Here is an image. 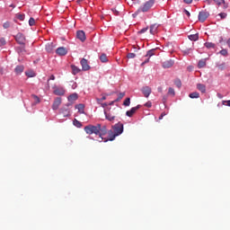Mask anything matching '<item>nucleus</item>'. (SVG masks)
<instances>
[{"label": "nucleus", "mask_w": 230, "mask_h": 230, "mask_svg": "<svg viewBox=\"0 0 230 230\" xmlns=\"http://www.w3.org/2000/svg\"><path fill=\"white\" fill-rule=\"evenodd\" d=\"M15 40L21 46H22L21 49H18V53H22V51H26V49L24 48L26 44V37H24L22 33L19 32L18 34L15 35Z\"/></svg>", "instance_id": "obj_2"}, {"label": "nucleus", "mask_w": 230, "mask_h": 230, "mask_svg": "<svg viewBox=\"0 0 230 230\" xmlns=\"http://www.w3.org/2000/svg\"><path fill=\"white\" fill-rule=\"evenodd\" d=\"M100 60L101 62L105 63V62H108L109 59L107 58V55L102 54L100 57Z\"/></svg>", "instance_id": "obj_30"}, {"label": "nucleus", "mask_w": 230, "mask_h": 230, "mask_svg": "<svg viewBox=\"0 0 230 230\" xmlns=\"http://www.w3.org/2000/svg\"><path fill=\"white\" fill-rule=\"evenodd\" d=\"M173 64H175V61H173V59H169L163 63V67L164 69H170V67H173Z\"/></svg>", "instance_id": "obj_10"}, {"label": "nucleus", "mask_w": 230, "mask_h": 230, "mask_svg": "<svg viewBox=\"0 0 230 230\" xmlns=\"http://www.w3.org/2000/svg\"><path fill=\"white\" fill-rule=\"evenodd\" d=\"M54 94H56V96H64L66 90L63 87H56L54 89Z\"/></svg>", "instance_id": "obj_11"}, {"label": "nucleus", "mask_w": 230, "mask_h": 230, "mask_svg": "<svg viewBox=\"0 0 230 230\" xmlns=\"http://www.w3.org/2000/svg\"><path fill=\"white\" fill-rule=\"evenodd\" d=\"M226 44H227L228 48L230 49V38L227 40Z\"/></svg>", "instance_id": "obj_58"}, {"label": "nucleus", "mask_w": 230, "mask_h": 230, "mask_svg": "<svg viewBox=\"0 0 230 230\" xmlns=\"http://www.w3.org/2000/svg\"><path fill=\"white\" fill-rule=\"evenodd\" d=\"M218 98L222 99V94L217 93Z\"/></svg>", "instance_id": "obj_63"}, {"label": "nucleus", "mask_w": 230, "mask_h": 230, "mask_svg": "<svg viewBox=\"0 0 230 230\" xmlns=\"http://www.w3.org/2000/svg\"><path fill=\"white\" fill-rule=\"evenodd\" d=\"M25 75L26 76H28V78H33L35 76V72L33 71L26 72Z\"/></svg>", "instance_id": "obj_32"}, {"label": "nucleus", "mask_w": 230, "mask_h": 230, "mask_svg": "<svg viewBox=\"0 0 230 230\" xmlns=\"http://www.w3.org/2000/svg\"><path fill=\"white\" fill-rule=\"evenodd\" d=\"M224 40V38H220L219 42H222Z\"/></svg>", "instance_id": "obj_64"}, {"label": "nucleus", "mask_w": 230, "mask_h": 230, "mask_svg": "<svg viewBox=\"0 0 230 230\" xmlns=\"http://www.w3.org/2000/svg\"><path fill=\"white\" fill-rule=\"evenodd\" d=\"M3 28H4V30H8V28H10V22H5L3 24Z\"/></svg>", "instance_id": "obj_44"}, {"label": "nucleus", "mask_w": 230, "mask_h": 230, "mask_svg": "<svg viewBox=\"0 0 230 230\" xmlns=\"http://www.w3.org/2000/svg\"><path fill=\"white\" fill-rule=\"evenodd\" d=\"M164 116H166V112H162L159 117V119H163V118H164Z\"/></svg>", "instance_id": "obj_54"}, {"label": "nucleus", "mask_w": 230, "mask_h": 230, "mask_svg": "<svg viewBox=\"0 0 230 230\" xmlns=\"http://www.w3.org/2000/svg\"><path fill=\"white\" fill-rule=\"evenodd\" d=\"M139 105H137V107H133L130 109V111H128L126 112V115L128 117V118H132V116H134V114H136V111H138L139 109Z\"/></svg>", "instance_id": "obj_13"}, {"label": "nucleus", "mask_w": 230, "mask_h": 230, "mask_svg": "<svg viewBox=\"0 0 230 230\" xmlns=\"http://www.w3.org/2000/svg\"><path fill=\"white\" fill-rule=\"evenodd\" d=\"M183 2L185 3V4H191V3H193V0H183Z\"/></svg>", "instance_id": "obj_52"}, {"label": "nucleus", "mask_w": 230, "mask_h": 230, "mask_svg": "<svg viewBox=\"0 0 230 230\" xmlns=\"http://www.w3.org/2000/svg\"><path fill=\"white\" fill-rule=\"evenodd\" d=\"M107 100L106 96H102L101 99H97L98 103H102V102Z\"/></svg>", "instance_id": "obj_49"}, {"label": "nucleus", "mask_w": 230, "mask_h": 230, "mask_svg": "<svg viewBox=\"0 0 230 230\" xmlns=\"http://www.w3.org/2000/svg\"><path fill=\"white\" fill-rule=\"evenodd\" d=\"M61 114H63L64 118H67L69 111H67V110H61Z\"/></svg>", "instance_id": "obj_38"}, {"label": "nucleus", "mask_w": 230, "mask_h": 230, "mask_svg": "<svg viewBox=\"0 0 230 230\" xmlns=\"http://www.w3.org/2000/svg\"><path fill=\"white\" fill-rule=\"evenodd\" d=\"M125 96V93H119L118 98L115 100V102H119L120 100H123V97Z\"/></svg>", "instance_id": "obj_35"}, {"label": "nucleus", "mask_w": 230, "mask_h": 230, "mask_svg": "<svg viewBox=\"0 0 230 230\" xmlns=\"http://www.w3.org/2000/svg\"><path fill=\"white\" fill-rule=\"evenodd\" d=\"M205 48H207L208 49H215V48L217 47V45H215V43L213 42H206L204 44Z\"/></svg>", "instance_id": "obj_21"}, {"label": "nucleus", "mask_w": 230, "mask_h": 230, "mask_svg": "<svg viewBox=\"0 0 230 230\" xmlns=\"http://www.w3.org/2000/svg\"><path fill=\"white\" fill-rule=\"evenodd\" d=\"M57 55H59V57H66L67 55V49L64 47H59L56 49Z\"/></svg>", "instance_id": "obj_8"}, {"label": "nucleus", "mask_w": 230, "mask_h": 230, "mask_svg": "<svg viewBox=\"0 0 230 230\" xmlns=\"http://www.w3.org/2000/svg\"><path fill=\"white\" fill-rule=\"evenodd\" d=\"M29 25L30 26H35V19L33 17L30 18Z\"/></svg>", "instance_id": "obj_42"}, {"label": "nucleus", "mask_w": 230, "mask_h": 230, "mask_svg": "<svg viewBox=\"0 0 230 230\" xmlns=\"http://www.w3.org/2000/svg\"><path fill=\"white\" fill-rule=\"evenodd\" d=\"M197 89L200 91V93H206V84H198Z\"/></svg>", "instance_id": "obj_23"}, {"label": "nucleus", "mask_w": 230, "mask_h": 230, "mask_svg": "<svg viewBox=\"0 0 230 230\" xmlns=\"http://www.w3.org/2000/svg\"><path fill=\"white\" fill-rule=\"evenodd\" d=\"M215 3L217 4L218 6H220V4H224V8L226 9L228 8V4H226V0H213Z\"/></svg>", "instance_id": "obj_19"}, {"label": "nucleus", "mask_w": 230, "mask_h": 230, "mask_svg": "<svg viewBox=\"0 0 230 230\" xmlns=\"http://www.w3.org/2000/svg\"><path fill=\"white\" fill-rule=\"evenodd\" d=\"M189 40L196 42L199 40V33L189 35Z\"/></svg>", "instance_id": "obj_25"}, {"label": "nucleus", "mask_w": 230, "mask_h": 230, "mask_svg": "<svg viewBox=\"0 0 230 230\" xmlns=\"http://www.w3.org/2000/svg\"><path fill=\"white\" fill-rule=\"evenodd\" d=\"M145 107H147V109H150L152 107V102L148 101L145 103Z\"/></svg>", "instance_id": "obj_47"}, {"label": "nucleus", "mask_w": 230, "mask_h": 230, "mask_svg": "<svg viewBox=\"0 0 230 230\" xmlns=\"http://www.w3.org/2000/svg\"><path fill=\"white\" fill-rule=\"evenodd\" d=\"M159 28V25L157 24H152L150 26V33L151 35H155L157 33V29Z\"/></svg>", "instance_id": "obj_15"}, {"label": "nucleus", "mask_w": 230, "mask_h": 230, "mask_svg": "<svg viewBox=\"0 0 230 230\" xmlns=\"http://www.w3.org/2000/svg\"><path fill=\"white\" fill-rule=\"evenodd\" d=\"M76 38L79 39V40H81V42H84L85 40V32L84 31H78L76 32Z\"/></svg>", "instance_id": "obj_14"}, {"label": "nucleus", "mask_w": 230, "mask_h": 230, "mask_svg": "<svg viewBox=\"0 0 230 230\" xmlns=\"http://www.w3.org/2000/svg\"><path fill=\"white\" fill-rule=\"evenodd\" d=\"M189 97L191 99L200 98V93H199L198 92H194V93H190Z\"/></svg>", "instance_id": "obj_27"}, {"label": "nucleus", "mask_w": 230, "mask_h": 230, "mask_svg": "<svg viewBox=\"0 0 230 230\" xmlns=\"http://www.w3.org/2000/svg\"><path fill=\"white\" fill-rule=\"evenodd\" d=\"M218 15L221 17V19H226V17H227V13H220Z\"/></svg>", "instance_id": "obj_48"}, {"label": "nucleus", "mask_w": 230, "mask_h": 230, "mask_svg": "<svg viewBox=\"0 0 230 230\" xmlns=\"http://www.w3.org/2000/svg\"><path fill=\"white\" fill-rule=\"evenodd\" d=\"M113 132H114V136H112L111 139H116V137H118V136H121V134H123V123H117L115 124L113 127Z\"/></svg>", "instance_id": "obj_4"}, {"label": "nucleus", "mask_w": 230, "mask_h": 230, "mask_svg": "<svg viewBox=\"0 0 230 230\" xmlns=\"http://www.w3.org/2000/svg\"><path fill=\"white\" fill-rule=\"evenodd\" d=\"M24 71V66H17L14 69L16 75H21Z\"/></svg>", "instance_id": "obj_20"}, {"label": "nucleus", "mask_w": 230, "mask_h": 230, "mask_svg": "<svg viewBox=\"0 0 230 230\" xmlns=\"http://www.w3.org/2000/svg\"><path fill=\"white\" fill-rule=\"evenodd\" d=\"M113 103H116V100L115 101H112L109 103V105H112Z\"/></svg>", "instance_id": "obj_61"}, {"label": "nucleus", "mask_w": 230, "mask_h": 230, "mask_svg": "<svg viewBox=\"0 0 230 230\" xmlns=\"http://www.w3.org/2000/svg\"><path fill=\"white\" fill-rule=\"evenodd\" d=\"M81 66L83 71H89L91 69V66H89V63L85 58L81 59Z\"/></svg>", "instance_id": "obj_9"}, {"label": "nucleus", "mask_w": 230, "mask_h": 230, "mask_svg": "<svg viewBox=\"0 0 230 230\" xmlns=\"http://www.w3.org/2000/svg\"><path fill=\"white\" fill-rule=\"evenodd\" d=\"M191 51V49H188L183 50L184 55H190V52Z\"/></svg>", "instance_id": "obj_50"}, {"label": "nucleus", "mask_w": 230, "mask_h": 230, "mask_svg": "<svg viewBox=\"0 0 230 230\" xmlns=\"http://www.w3.org/2000/svg\"><path fill=\"white\" fill-rule=\"evenodd\" d=\"M75 109H77L78 110V112H80V114H84V109H85V105H84V104H77V105H75Z\"/></svg>", "instance_id": "obj_17"}, {"label": "nucleus", "mask_w": 230, "mask_h": 230, "mask_svg": "<svg viewBox=\"0 0 230 230\" xmlns=\"http://www.w3.org/2000/svg\"><path fill=\"white\" fill-rule=\"evenodd\" d=\"M49 80H55V75H50L49 79Z\"/></svg>", "instance_id": "obj_59"}, {"label": "nucleus", "mask_w": 230, "mask_h": 230, "mask_svg": "<svg viewBox=\"0 0 230 230\" xmlns=\"http://www.w3.org/2000/svg\"><path fill=\"white\" fill-rule=\"evenodd\" d=\"M106 119H108V121H114V119L116 118V116L111 115V113H107L104 112Z\"/></svg>", "instance_id": "obj_24"}, {"label": "nucleus", "mask_w": 230, "mask_h": 230, "mask_svg": "<svg viewBox=\"0 0 230 230\" xmlns=\"http://www.w3.org/2000/svg\"><path fill=\"white\" fill-rule=\"evenodd\" d=\"M4 74V70L2 67H0V75H3Z\"/></svg>", "instance_id": "obj_60"}, {"label": "nucleus", "mask_w": 230, "mask_h": 230, "mask_svg": "<svg viewBox=\"0 0 230 230\" xmlns=\"http://www.w3.org/2000/svg\"><path fill=\"white\" fill-rule=\"evenodd\" d=\"M208 17H209V13L208 12H206V11L199 12V21L200 22H204L208 19Z\"/></svg>", "instance_id": "obj_6"}, {"label": "nucleus", "mask_w": 230, "mask_h": 230, "mask_svg": "<svg viewBox=\"0 0 230 230\" xmlns=\"http://www.w3.org/2000/svg\"><path fill=\"white\" fill-rule=\"evenodd\" d=\"M141 92L144 94L145 98H148V96L152 94V88H150V86H144L142 87Z\"/></svg>", "instance_id": "obj_7"}, {"label": "nucleus", "mask_w": 230, "mask_h": 230, "mask_svg": "<svg viewBox=\"0 0 230 230\" xmlns=\"http://www.w3.org/2000/svg\"><path fill=\"white\" fill-rule=\"evenodd\" d=\"M61 103H62V98H60V97L56 98L52 104L53 111H57L58 109V107H60Z\"/></svg>", "instance_id": "obj_12"}, {"label": "nucleus", "mask_w": 230, "mask_h": 230, "mask_svg": "<svg viewBox=\"0 0 230 230\" xmlns=\"http://www.w3.org/2000/svg\"><path fill=\"white\" fill-rule=\"evenodd\" d=\"M32 98H33L35 103H40V99L39 98V96L32 94Z\"/></svg>", "instance_id": "obj_40"}, {"label": "nucleus", "mask_w": 230, "mask_h": 230, "mask_svg": "<svg viewBox=\"0 0 230 230\" xmlns=\"http://www.w3.org/2000/svg\"><path fill=\"white\" fill-rule=\"evenodd\" d=\"M154 55H155V49L148 50L146 57H148L150 58V57H154Z\"/></svg>", "instance_id": "obj_29"}, {"label": "nucleus", "mask_w": 230, "mask_h": 230, "mask_svg": "<svg viewBox=\"0 0 230 230\" xmlns=\"http://www.w3.org/2000/svg\"><path fill=\"white\" fill-rule=\"evenodd\" d=\"M73 124L75 125V127H77V128H80V127H82V123L76 119H74Z\"/></svg>", "instance_id": "obj_31"}, {"label": "nucleus", "mask_w": 230, "mask_h": 230, "mask_svg": "<svg viewBox=\"0 0 230 230\" xmlns=\"http://www.w3.org/2000/svg\"><path fill=\"white\" fill-rule=\"evenodd\" d=\"M146 31H148V27L143 28L137 33L138 34H143V33H146Z\"/></svg>", "instance_id": "obj_43"}, {"label": "nucleus", "mask_w": 230, "mask_h": 230, "mask_svg": "<svg viewBox=\"0 0 230 230\" xmlns=\"http://www.w3.org/2000/svg\"><path fill=\"white\" fill-rule=\"evenodd\" d=\"M168 94H171L172 96H175V90L172 87L168 89Z\"/></svg>", "instance_id": "obj_37"}, {"label": "nucleus", "mask_w": 230, "mask_h": 230, "mask_svg": "<svg viewBox=\"0 0 230 230\" xmlns=\"http://www.w3.org/2000/svg\"><path fill=\"white\" fill-rule=\"evenodd\" d=\"M71 69H72L73 75H78V73H80L82 71L80 68H78V66H76L75 65H71Z\"/></svg>", "instance_id": "obj_18"}, {"label": "nucleus", "mask_w": 230, "mask_h": 230, "mask_svg": "<svg viewBox=\"0 0 230 230\" xmlns=\"http://www.w3.org/2000/svg\"><path fill=\"white\" fill-rule=\"evenodd\" d=\"M223 105H227V107H230V101H223Z\"/></svg>", "instance_id": "obj_51"}, {"label": "nucleus", "mask_w": 230, "mask_h": 230, "mask_svg": "<svg viewBox=\"0 0 230 230\" xmlns=\"http://www.w3.org/2000/svg\"><path fill=\"white\" fill-rule=\"evenodd\" d=\"M184 13H186V15L188 16V17H190V15H191L190 13V11H188V10H186V9H184Z\"/></svg>", "instance_id": "obj_55"}, {"label": "nucleus", "mask_w": 230, "mask_h": 230, "mask_svg": "<svg viewBox=\"0 0 230 230\" xmlns=\"http://www.w3.org/2000/svg\"><path fill=\"white\" fill-rule=\"evenodd\" d=\"M6 45V40L4 38L0 39V46H5Z\"/></svg>", "instance_id": "obj_45"}, {"label": "nucleus", "mask_w": 230, "mask_h": 230, "mask_svg": "<svg viewBox=\"0 0 230 230\" xmlns=\"http://www.w3.org/2000/svg\"><path fill=\"white\" fill-rule=\"evenodd\" d=\"M127 58H136V54H135V53H128V54L127 55Z\"/></svg>", "instance_id": "obj_46"}, {"label": "nucleus", "mask_w": 230, "mask_h": 230, "mask_svg": "<svg viewBox=\"0 0 230 230\" xmlns=\"http://www.w3.org/2000/svg\"><path fill=\"white\" fill-rule=\"evenodd\" d=\"M11 8H15V5L13 4L9 5Z\"/></svg>", "instance_id": "obj_62"}, {"label": "nucleus", "mask_w": 230, "mask_h": 230, "mask_svg": "<svg viewBox=\"0 0 230 230\" xmlns=\"http://www.w3.org/2000/svg\"><path fill=\"white\" fill-rule=\"evenodd\" d=\"M84 132L89 134V136H91V134H95V136L100 137V124H97L96 126L88 125L84 127Z\"/></svg>", "instance_id": "obj_3"}, {"label": "nucleus", "mask_w": 230, "mask_h": 230, "mask_svg": "<svg viewBox=\"0 0 230 230\" xmlns=\"http://www.w3.org/2000/svg\"><path fill=\"white\" fill-rule=\"evenodd\" d=\"M107 105H109L107 102L102 103V107H103V109H105V107H107Z\"/></svg>", "instance_id": "obj_57"}, {"label": "nucleus", "mask_w": 230, "mask_h": 230, "mask_svg": "<svg viewBox=\"0 0 230 230\" xmlns=\"http://www.w3.org/2000/svg\"><path fill=\"white\" fill-rule=\"evenodd\" d=\"M106 134H107V126L102 127V124H100V131H99V137H101V139L99 140L100 143L103 141V136H106Z\"/></svg>", "instance_id": "obj_5"}, {"label": "nucleus", "mask_w": 230, "mask_h": 230, "mask_svg": "<svg viewBox=\"0 0 230 230\" xmlns=\"http://www.w3.org/2000/svg\"><path fill=\"white\" fill-rule=\"evenodd\" d=\"M54 49H55V45H53V43H48L46 45V51H48V53H53Z\"/></svg>", "instance_id": "obj_16"}, {"label": "nucleus", "mask_w": 230, "mask_h": 230, "mask_svg": "<svg viewBox=\"0 0 230 230\" xmlns=\"http://www.w3.org/2000/svg\"><path fill=\"white\" fill-rule=\"evenodd\" d=\"M108 136H109V138L104 139V143H107V141H114V139H112V136H114V130H109Z\"/></svg>", "instance_id": "obj_22"}, {"label": "nucleus", "mask_w": 230, "mask_h": 230, "mask_svg": "<svg viewBox=\"0 0 230 230\" xmlns=\"http://www.w3.org/2000/svg\"><path fill=\"white\" fill-rule=\"evenodd\" d=\"M155 4V0H149L141 5L137 12L135 13L137 15H139V13H146V12H150L152 7Z\"/></svg>", "instance_id": "obj_1"}, {"label": "nucleus", "mask_w": 230, "mask_h": 230, "mask_svg": "<svg viewBox=\"0 0 230 230\" xmlns=\"http://www.w3.org/2000/svg\"><path fill=\"white\" fill-rule=\"evenodd\" d=\"M150 62V58H148L146 60H145L141 66H145V64H148Z\"/></svg>", "instance_id": "obj_53"}, {"label": "nucleus", "mask_w": 230, "mask_h": 230, "mask_svg": "<svg viewBox=\"0 0 230 230\" xmlns=\"http://www.w3.org/2000/svg\"><path fill=\"white\" fill-rule=\"evenodd\" d=\"M123 105L125 106V107H129L130 106V98H126L125 99V101H124V102H123Z\"/></svg>", "instance_id": "obj_33"}, {"label": "nucleus", "mask_w": 230, "mask_h": 230, "mask_svg": "<svg viewBox=\"0 0 230 230\" xmlns=\"http://www.w3.org/2000/svg\"><path fill=\"white\" fill-rule=\"evenodd\" d=\"M176 87L180 89V87H182V83L180 81V79H176L174 82Z\"/></svg>", "instance_id": "obj_36"}, {"label": "nucleus", "mask_w": 230, "mask_h": 230, "mask_svg": "<svg viewBox=\"0 0 230 230\" xmlns=\"http://www.w3.org/2000/svg\"><path fill=\"white\" fill-rule=\"evenodd\" d=\"M217 68L220 70V71H224V69H226V63H222L220 65H217Z\"/></svg>", "instance_id": "obj_39"}, {"label": "nucleus", "mask_w": 230, "mask_h": 230, "mask_svg": "<svg viewBox=\"0 0 230 230\" xmlns=\"http://www.w3.org/2000/svg\"><path fill=\"white\" fill-rule=\"evenodd\" d=\"M24 13H16V18L19 19V21H24Z\"/></svg>", "instance_id": "obj_34"}, {"label": "nucleus", "mask_w": 230, "mask_h": 230, "mask_svg": "<svg viewBox=\"0 0 230 230\" xmlns=\"http://www.w3.org/2000/svg\"><path fill=\"white\" fill-rule=\"evenodd\" d=\"M78 100V94L77 93H73L68 97V102H75Z\"/></svg>", "instance_id": "obj_26"}, {"label": "nucleus", "mask_w": 230, "mask_h": 230, "mask_svg": "<svg viewBox=\"0 0 230 230\" xmlns=\"http://www.w3.org/2000/svg\"><path fill=\"white\" fill-rule=\"evenodd\" d=\"M157 91H158V93H163V87L159 86V87L157 88Z\"/></svg>", "instance_id": "obj_56"}, {"label": "nucleus", "mask_w": 230, "mask_h": 230, "mask_svg": "<svg viewBox=\"0 0 230 230\" xmlns=\"http://www.w3.org/2000/svg\"><path fill=\"white\" fill-rule=\"evenodd\" d=\"M198 67L201 69V67H206V59H201L199 61Z\"/></svg>", "instance_id": "obj_28"}, {"label": "nucleus", "mask_w": 230, "mask_h": 230, "mask_svg": "<svg viewBox=\"0 0 230 230\" xmlns=\"http://www.w3.org/2000/svg\"><path fill=\"white\" fill-rule=\"evenodd\" d=\"M219 53L223 57H227V49H223L222 50H220Z\"/></svg>", "instance_id": "obj_41"}]
</instances>
